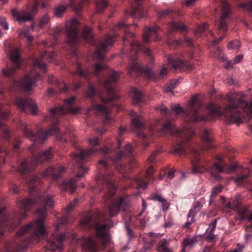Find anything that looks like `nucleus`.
<instances>
[{
	"instance_id": "nucleus-51",
	"label": "nucleus",
	"mask_w": 252,
	"mask_h": 252,
	"mask_svg": "<svg viewBox=\"0 0 252 252\" xmlns=\"http://www.w3.org/2000/svg\"><path fill=\"white\" fill-rule=\"evenodd\" d=\"M196 242V240L195 238H187L185 239L183 241V247L185 249V247L189 246L191 247L193 246Z\"/></svg>"
},
{
	"instance_id": "nucleus-15",
	"label": "nucleus",
	"mask_w": 252,
	"mask_h": 252,
	"mask_svg": "<svg viewBox=\"0 0 252 252\" xmlns=\"http://www.w3.org/2000/svg\"><path fill=\"white\" fill-rule=\"evenodd\" d=\"M20 56V49L18 47H13L10 51L9 57L12 62V66L6 69H3L2 73L6 76H10L14 71L20 65L19 58Z\"/></svg>"
},
{
	"instance_id": "nucleus-37",
	"label": "nucleus",
	"mask_w": 252,
	"mask_h": 252,
	"mask_svg": "<svg viewBox=\"0 0 252 252\" xmlns=\"http://www.w3.org/2000/svg\"><path fill=\"white\" fill-rule=\"evenodd\" d=\"M142 7L140 4H138L132 10L130 15L135 18H140L143 16L142 13Z\"/></svg>"
},
{
	"instance_id": "nucleus-6",
	"label": "nucleus",
	"mask_w": 252,
	"mask_h": 252,
	"mask_svg": "<svg viewBox=\"0 0 252 252\" xmlns=\"http://www.w3.org/2000/svg\"><path fill=\"white\" fill-rule=\"evenodd\" d=\"M201 107V104L197 101V96H193L189 103V109L184 111L179 104H172L171 107L172 110L175 112L176 115L181 113H184L186 116V121L188 122H196L203 121L206 120L204 117H198L197 112Z\"/></svg>"
},
{
	"instance_id": "nucleus-53",
	"label": "nucleus",
	"mask_w": 252,
	"mask_h": 252,
	"mask_svg": "<svg viewBox=\"0 0 252 252\" xmlns=\"http://www.w3.org/2000/svg\"><path fill=\"white\" fill-rule=\"evenodd\" d=\"M96 5L99 10H102L105 8L108 3V0H95Z\"/></svg>"
},
{
	"instance_id": "nucleus-22",
	"label": "nucleus",
	"mask_w": 252,
	"mask_h": 252,
	"mask_svg": "<svg viewBox=\"0 0 252 252\" xmlns=\"http://www.w3.org/2000/svg\"><path fill=\"white\" fill-rule=\"evenodd\" d=\"M81 241L82 247L84 250L89 251L90 252H96V245L92 237H83Z\"/></svg>"
},
{
	"instance_id": "nucleus-11",
	"label": "nucleus",
	"mask_w": 252,
	"mask_h": 252,
	"mask_svg": "<svg viewBox=\"0 0 252 252\" xmlns=\"http://www.w3.org/2000/svg\"><path fill=\"white\" fill-rule=\"evenodd\" d=\"M39 77V74H37L36 75H34L33 73L31 72L26 75L22 81H15L10 87V89L11 90L22 89L25 92H29L35 86L36 80Z\"/></svg>"
},
{
	"instance_id": "nucleus-32",
	"label": "nucleus",
	"mask_w": 252,
	"mask_h": 252,
	"mask_svg": "<svg viewBox=\"0 0 252 252\" xmlns=\"http://www.w3.org/2000/svg\"><path fill=\"white\" fill-rule=\"evenodd\" d=\"M186 28V26L183 23L172 22L170 24L169 32L171 33L175 31L183 32Z\"/></svg>"
},
{
	"instance_id": "nucleus-29",
	"label": "nucleus",
	"mask_w": 252,
	"mask_h": 252,
	"mask_svg": "<svg viewBox=\"0 0 252 252\" xmlns=\"http://www.w3.org/2000/svg\"><path fill=\"white\" fill-rule=\"evenodd\" d=\"M151 199H153L154 200L157 201L161 203V206L162 207V210L163 211H166L169 207V204L167 202L166 200L163 198H162L160 195L159 194H155L153 195L151 197Z\"/></svg>"
},
{
	"instance_id": "nucleus-33",
	"label": "nucleus",
	"mask_w": 252,
	"mask_h": 252,
	"mask_svg": "<svg viewBox=\"0 0 252 252\" xmlns=\"http://www.w3.org/2000/svg\"><path fill=\"white\" fill-rule=\"evenodd\" d=\"M128 26L129 25L126 24L125 21L120 22L118 23V27L120 28H126V29H125V37L123 38L124 42L126 41L128 39V38L130 37H133L134 36L133 33L129 32L127 30V28Z\"/></svg>"
},
{
	"instance_id": "nucleus-60",
	"label": "nucleus",
	"mask_w": 252,
	"mask_h": 252,
	"mask_svg": "<svg viewBox=\"0 0 252 252\" xmlns=\"http://www.w3.org/2000/svg\"><path fill=\"white\" fill-rule=\"evenodd\" d=\"M208 27V25L206 23H203L202 25H200L195 30L194 32L196 33H201L204 32Z\"/></svg>"
},
{
	"instance_id": "nucleus-14",
	"label": "nucleus",
	"mask_w": 252,
	"mask_h": 252,
	"mask_svg": "<svg viewBox=\"0 0 252 252\" xmlns=\"http://www.w3.org/2000/svg\"><path fill=\"white\" fill-rule=\"evenodd\" d=\"M78 26L79 22L76 19H72L66 22L65 32L68 43L74 44L78 41Z\"/></svg>"
},
{
	"instance_id": "nucleus-39",
	"label": "nucleus",
	"mask_w": 252,
	"mask_h": 252,
	"mask_svg": "<svg viewBox=\"0 0 252 252\" xmlns=\"http://www.w3.org/2000/svg\"><path fill=\"white\" fill-rule=\"evenodd\" d=\"M68 7L67 5H59L57 6L54 10V15L55 16L60 18L64 13Z\"/></svg>"
},
{
	"instance_id": "nucleus-58",
	"label": "nucleus",
	"mask_w": 252,
	"mask_h": 252,
	"mask_svg": "<svg viewBox=\"0 0 252 252\" xmlns=\"http://www.w3.org/2000/svg\"><path fill=\"white\" fill-rule=\"evenodd\" d=\"M120 78V73L111 69V83L117 82Z\"/></svg>"
},
{
	"instance_id": "nucleus-24",
	"label": "nucleus",
	"mask_w": 252,
	"mask_h": 252,
	"mask_svg": "<svg viewBox=\"0 0 252 252\" xmlns=\"http://www.w3.org/2000/svg\"><path fill=\"white\" fill-rule=\"evenodd\" d=\"M129 94L133 104H137L142 101L143 94L137 89L135 88H131Z\"/></svg>"
},
{
	"instance_id": "nucleus-31",
	"label": "nucleus",
	"mask_w": 252,
	"mask_h": 252,
	"mask_svg": "<svg viewBox=\"0 0 252 252\" xmlns=\"http://www.w3.org/2000/svg\"><path fill=\"white\" fill-rule=\"evenodd\" d=\"M169 244V241L165 239L159 241L158 247V252H172L171 250L168 248Z\"/></svg>"
},
{
	"instance_id": "nucleus-36",
	"label": "nucleus",
	"mask_w": 252,
	"mask_h": 252,
	"mask_svg": "<svg viewBox=\"0 0 252 252\" xmlns=\"http://www.w3.org/2000/svg\"><path fill=\"white\" fill-rule=\"evenodd\" d=\"M222 3V12L220 16V20H224L227 18L229 16V6L227 4V3L225 1V0H221Z\"/></svg>"
},
{
	"instance_id": "nucleus-46",
	"label": "nucleus",
	"mask_w": 252,
	"mask_h": 252,
	"mask_svg": "<svg viewBox=\"0 0 252 252\" xmlns=\"http://www.w3.org/2000/svg\"><path fill=\"white\" fill-rule=\"evenodd\" d=\"M0 130L2 132L3 137L8 138L9 135V131L7 126L0 121Z\"/></svg>"
},
{
	"instance_id": "nucleus-8",
	"label": "nucleus",
	"mask_w": 252,
	"mask_h": 252,
	"mask_svg": "<svg viewBox=\"0 0 252 252\" xmlns=\"http://www.w3.org/2000/svg\"><path fill=\"white\" fill-rule=\"evenodd\" d=\"M72 164L76 165L74 167L75 170H77V173L74 178L71 179L68 181L63 182L61 185L60 187L62 189L72 193L76 189L75 182L77 180L83 177L87 174L89 168L84 165L83 163L79 162H75L72 159Z\"/></svg>"
},
{
	"instance_id": "nucleus-23",
	"label": "nucleus",
	"mask_w": 252,
	"mask_h": 252,
	"mask_svg": "<svg viewBox=\"0 0 252 252\" xmlns=\"http://www.w3.org/2000/svg\"><path fill=\"white\" fill-rule=\"evenodd\" d=\"M160 28L157 26H155L153 27H149L145 30L143 34V42L145 43H147L150 41L151 37L153 35L157 34L159 31Z\"/></svg>"
},
{
	"instance_id": "nucleus-63",
	"label": "nucleus",
	"mask_w": 252,
	"mask_h": 252,
	"mask_svg": "<svg viewBox=\"0 0 252 252\" xmlns=\"http://www.w3.org/2000/svg\"><path fill=\"white\" fill-rule=\"evenodd\" d=\"M173 10L171 9H167L164 10L160 11L158 12V18H162L166 15H168L169 13L172 12Z\"/></svg>"
},
{
	"instance_id": "nucleus-16",
	"label": "nucleus",
	"mask_w": 252,
	"mask_h": 252,
	"mask_svg": "<svg viewBox=\"0 0 252 252\" xmlns=\"http://www.w3.org/2000/svg\"><path fill=\"white\" fill-rule=\"evenodd\" d=\"M93 226L97 237L101 240L102 245L105 247L109 241V226L106 224L95 222L94 223Z\"/></svg>"
},
{
	"instance_id": "nucleus-35",
	"label": "nucleus",
	"mask_w": 252,
	"mask_h": 252,
	"mask_svg": "<svg viewBox=\"0 0 252 252\" xmlns=\"http://www.w3.org/2000/svg\"><path fill=\"white\" fill-rule=\"evenodd\" d=\"M168 64L172 66L173 68L177 69L182 67L183 64L182 61L179 59H173L172 58L168 57L167 58Z\"/></svg>"
},
{
	"instance_id": "nucleus-42",
	"label": "nucleus",
	"mask_w": 252,
	"mask_h": 252,
	"mask_svg": "<svg viewBox=\"0 0 252 252\" xmlns=\"http://www.w3.org/2000/svg\"><path fill=\"white\" fill-rule=\"evenodd\" d=\"M221 190L222 187L221 186L215 187L212 189L211 191L210 199L209 201L210 205L212 204L216 195H217L219 192H221Z\"/></svg>"
},
{
	"instance_id": "nucleus-52",
	"label": "nucleus",
	"mask_w": 252,
	"mask_h": 252,
	"mask_svg": "<svg viewBox=\"0 0 252 252\" xmlns=\"http://www.w3.org/2000/svg\"><path fill=\"white\" fill-rule=\"evenodd\" d=\"M131 49L132 52L136 54L139 51L142 50V46L139 42L134 41L131 45Z\"/></svg>"
},
{
	"instance_id": "nucleus-45",
	"label": "nucleus",
	"mask_w": 252,
	"mask_h": 252,
	"mask_svg": "<svg viewBox=\"0 0 252 252\" xmlns=\"http://www.w3.org/2000/svg\"><path fill=\"white\" fill-rule=\"evenodd\" d=\"M140 69L139 65L138 64L136 61L133 60L129 65L128 73L132 75L133 71H138Z\"/></svg>"
},
{
	"instance_id": "nucleus-25",
	"label": "nucleus",
	"mask_w": 252,
	"mask_h": 252,
	"mask_svg": "<svg viewBox=\"0 0 252 252\" xmlns=\"http://www.w3.org/2000/svg\"><path fill=\"white\" fill-rule=\"evenodd\" d=\"M124 151V153L122 151L117 152L115 159H111V162H114L115 160H119L125 156H128L130 155L133 152L132 146L129 143L127 144L125 147Z\"/></svg>"
},
{
	"instance_id": "nucleus-3",
	"label": "nucleus",
	"mask_w": 252,
	"mask_h": 252,
	"mask_svg": "<svg viewBox=\"0 0 252 252\" xmlns=\"http://www.w3.org/2000/svg\"><path fill=\"white\" fill-rule=\"evenodd\" d=\"M190 154L192 156L191 161L193 165L191 172L193 174H201L207 171L209 172L215 179L220 180L221 179L220 173L225 172L227 174H229L235 169V166L234 165L228 166L222 161V158L220 157L217 158L220 162L219 163L214 164L210 168H207L203 164L197 165L196 164L199 163L200 159L198 151L195 149H192L191 150Z\"/></svg>"
},
{
	"instance_id": "nucleus-2",
	"label": "nucleus",
	"mask_w": 252,
	"mask_h": 252,
	"mask_svg": "<svg viewBox=\"0 0 252 252\" xmlns=\"http://www.w3.org/2000/svg\"><path fill=\"white\" fill-rule=\"evenodd\" d=\"M240 93L229 92L226 95L228 104L224 107L211 104L207 108L211 115L229 116L231 123L239 124L243 119H249L252 113V101H244L240 99Z\"/></svg>"
},
{
	"instance_id": "nucleus-20",
	"label": "nucleus",
	"mask_w": 252,
	"mask_h": 252,
	"mask_svg": "<svg viewBox=\"0 0 252 252\" xmlns=\"http://www.w3.org/2000/svg\"><path fill=\"white\" fill-rule=\"evenodd\" d=\"M201 138L203 144L202 148L204 150L210 149L212 147L213 138L211 132L206 128L201 131Z\"/></svg>"
},
{
	"instance_id": "nucleus-19",
	"label": "nucleus",
	"mask_w": 252,
	"mask_h": 252,
	"mask_svg": "<svg viewBox=\"0 0 252 252\" xmlns=\"http://www.w3.org/2000/svg\"><path fill=\"white\" fill-rule=\"evenodd\" d=\"M65 171L64 167L61 165H58L55 167H49L47 168L42 174L43 177L51 176L54 179H57L61 177L62 173Z\"/></svg>"
},
{
	"instance_id": "nucleus-47",
	"label": "nucleus",
	"mask_w": 252,
	"mask_h": 252,
	"mask_svg": "<svg viewBox=\"0 0 252 252\" xmlns=\"http://www.w3.org/2000/svg\"><path fill=\"white\" fill-rule=\"evenodd\" d=\"M131 124L132 126L135 128H139L143 126V122L139 118V116H138L137 118L132 119Z\"/></svg>"
},
{
	"instance_id": "nucleus-41",
	"label": "nucleus",
	"mask_w": 252,
	"mask_h": 252,
	"mask_svg": "<svg viewBox=\"0 0 252 252\" xmlns=\"http://www.w3.org/2000/svg\"><path fill=\"white\" fill-rule=\"evenodd\" d=\"M178 82L176 80H172L170 81L164 88L165 93H171L172 91L176 87Z\"/></svg>"
},
{
	"instance_id": "nucleus-5",
	"label": "nucleus",
	"mask_w": 252,
	"mask_h": 252,
	"mask_svg": "<svg viewBox=\"0 0 252 252\" xmlns=\"http://www.w3.org/2000/svg\"><path fill=\"white\" fill-rule=\"evenodd\" d=\"M21 128H22L25 136L34 142V143L31 145L32 147L35 146L36 142L41 143L53 134H55L56 136L63 142L67 140V138H64L63 136H60L59 135V129L57 125L53 126L47 131H44L42 130H39L36 134L33 133L32 130L28 129L25 124L21 125Z\"/></svg>"
},
{
	"instance_id": "nucleus-1",
	"label": "nucleus",
	"mask_w": 252,
	"mask_h": 252,
	"mask_svg": "<svg viewBox=\"0 0 252 252\" xmlns=\"http://www.w3.org/2000/svg\"><path fill=\"white\" fill-rule=\"evenodd\" d=\"M38 201L42 208L39 207L35 214L40 219L22 227L16 233L17 237L29 235L30 238L19 246L14 245L7 246L6 247V252H20L27 249L30 244L38 242L40 236H44L46 234L44 220L46 216V210L51 208L54 206V202L50 194L41 195L38 194Z\"/></svg>"
},
{
	"instance_id": "nucleus-61",
	"label": "nucleus",
	"mask_w": 252,
	"mask_h": 252,
	"mask_svg": "<svg viewBox=\"0 0 252 252\" xmlns=\"http://www.w3.org/2000/svg\"><path fill=\"white\" fill-rule=\"evenodd\" d=\"M248 210L246 208H242L239 210L238 214L239 216V219L240 220H244L246 219L245 214L247 213Z\"/></svg>"
},
{
	"instance_id": "nucleus-44",
	"label": "nucleus",
	"mask_w": 252,
	"mask_h": 252,
	"mask_svg": "<svg viewBox=\"0 0 252 252\" xmlns=\"http://www.w3.org/2000/svg\"><path fill=\"white\" fill-rule=\"evenodd\" d=\"M202 205L199 202H195L193 203V205L189 211V215L190 216L191 214L196 216L198 211L201 208Z\"/></svg>"
},
{
	"instance_id": "nucleus-56",
	"label": "nucleus",
	"mask_w": 252,
	"mask_h": 252,
	"mask_svg": "<svg viewBox=\"0 0 252 252\" xmlns=\"http://www.w3.org/2000/svg\"><path fill=\"white\" fill-rule=\"evenodd\" d=\"M125 228L126 232V235L129 240H131L134 238H135L136 236L135 235L134 232L131 229L128 225L125 226Z\"/></svg>"
},
{
	"instance_id": "nucleus-7",
	"label": "nucleus",
	"mask_w": 252,
	"mask_h": 252,
	"mask_svg": "<svg viewBox=\"0 0 252 252\" xmlns=\"http://www.w3.org/2000/svg\"><path fill=\"white\" fill-rule=\"evenodd\" d=\"M53 157L51 148L41 152L36 156L28 158L19 166L18 171L21 174H25L33 170L39 163L47 161Z\"/></svg>"
},
{
	"instance_id": "nucleus-26",
	"label": "nucleus",
	"mask_w": 252,
	"mask_h": 252,
	"mask_svg": "<svg viewBox=\"0 0 252 252\" xmlns=\"http://www.w3.org/2000/svg\"><path fill=\"white\" fill-rule=\"evenodd\" d=\"M40 183V178L38 176H31L27 181V186L29 192L32 194L34 191L35 187Z\"/></svg>"
},
{
	"instance_id": "nucleus-54",
	"label": "nucleus",
	"mask_w": 252,
	"mask_h": 252,
	"mask_svg": "<svg viewBox=\"0 0 252 252\" xmlns=\"http://www.w3.org/2000/svg\"><path fill=\"white\" fill-rule=\"evenodd\" d=\"M195 215L191 214L190 216L189 215V213L188 214V219L186 223H185L184 226L186 228H189V225L195 221L194 217Z\"/></svg>"
},
{
	"instance_id": "nucleus-34",
	"label": "nucleus",
	"mask_w": 252,
	"mask_h": 252,
	"mask_svg": "<svg viewBox=\"0 0 252 252\" xmlns=\"http://www.w3.org/2000/svg\"><path fill=\"white\" fill-rule=\"evenodd\" d=\"M111 109L115 108L116 110L119 109V105L118 103H113V101H116L118 100L120 98V95L118 94H116V92L115 89H114L111 87Z\"/></svg>"
},
{
	"instance_id": "nucleus-27",
	"label": "nucleus",
	"mask_w": 252,
	"mask_h": 252,
	"mask_svg": "<svg viewBox=\"0 0 252 252\" xmlns=\"http://www.w3.org/2000/svg\"><path fill=\"white\" fill-rule=\"evenodd\" d=\"M82 37L88 43L92 44L94 42L92 30L89 27H86L84 28L82 32Z\"/></svg>"
},
{
	"instance_id": "nucleus-43",
	"label": "nucleus",
	"mask_w": 252,
	"mask_h": 252,
	"mask_svg": "<svg viewBox=\"0 0 252 252\" xmlns=\"http://www.w3.org/2000/svg\"><path fill=\"white\" fill-rule=\"evenodd\" d=\"M241 44L239 40H235L230 42L227 45L229 50H238L241 47Z\"/></svg>"
},
{
	"instance_id": "nucleus-13",
	"label": "nucleus",
	"mask_w": 252,
	"mask_h": 252,
	"mask_svg": "<svg viewBox=\"0 0 252 252\" xmlns=\"http://www.w3.org/2000/svg\"><path fill=\"white\" fill-rule=\"evenodd\" d=\"M88 142L90 145L92 146V147L88 150L81 151L79 153L72 154L71 156L73 161L82 163V161L84 159L96 152V149L94 148V147L98 146L99 144L98 139L94 137L88 139Z\"/></svg>"
},
{
	"instance_id": "nucleus-64",
	"label": "nucleus",
	"mask_w": 252,
	"mask_h": 252,
	"mask_svg": "<svg viewBox=\"0 0 252 252\" xmlns=\"http://www.w3.org/2000/svg\"><path fill=\"white\" fill-rule=\"evenodd\" d=\"M216 225H217V220L215 219V220H213V221H212L209 227L208 228V229L206 230V232H208L209 231H211V232H213L216 228Z\"/></svg>"
},
{
	"instance_id": "nucleus-9",
	"label": "nucleus",
	"mask_w": 252,
	"mask_h": 252,
	"mask_svg": "<svg viewBox=\"0 0 252 252\" xmlns=\"http://www.w3.org/2000/svg\"><path fill=\"white\" fill-rule=\"evenodd\" d=\"M37 201L35 199L28 198L17 202L19 210L15 212L14 215V221H16V226L20 224L21 220L27 217V213Z\"/></svg>"
},
{
	"instance_id": "nucleus-50",
	"label": "nucleus",
	"mask_w": 252,
	"mask_h": 252,
	"mask_svg": "<svg viewBox=\"0 0 252 252\" xmlns=\"http://www.w3.org/2000/svg\"><path fill=\"white\" fill-rule=\"evenodd\" d=\"M93 218L86 216L83 218L80 221V225L82 227L87 226L92 223Z\"/></svg>"
},
{
	"instance_id": "nucleus-62",
	"label": "nucleus",
	"mask_w": 252,
	"mask_h": 252,
	"mask_svg": "<svg viewBox=\"0 0 252 252\" xmlns=\"http://www.w3.org/2000/svg\"><path fill=\"white\" fill-rule=\"evenodd\" d=\"M218 30L224 31H227V26L225 20L220 19V22L218 26Z\"/></svg>"
},
{
	"instance_id": "nucleus-18",
	"label": "nucleus",
	"mask_w": 252,
	"mask_h": 252,
	"mask_svg": "<svg viewBox=\"0 0 252 252\" xmlns=\"http://www.w3.org/2000/svg\"><path fill=\"white\" fill-rule=\"evenodd\" d=\"M65 237L64 233L57 234L55 232L48 240V243L53 247L54 250H61L63 248V242Z\"/></svg>"
},
{
	"instance_id": "nucleus-17",
	"label": "nucleus",
	"mask_w": 252,
	"mask_h": 252,
	"mask_svg": "<svg viewBox=\"0 0 252 252\" xmlns=\"http://www.w3.org/2000/svg\"><path fill=\"white\" fill-rule=\"evenodd\" d=\"M15 104L22 111H25L27 108L31 109V113L35 115L37 113V106L34 102L29 98L24 99L21 97L16 98Z\"/></svg>"
},
{
	"instance_id": "nucleus-48",
	"label": "nucleus",
	"mask_w": 252,
	"mask_h": 252,
	"mask_svg": "<svg viewBox=\"0 0 252 252\" xmlns=\"http://www.w3.org/2000/svg\"><path fill=\"white\" fill-rule=\"evenodd\" d=\"M239 205V200L237 198L231 199L227 204V207L232 209H237Z\"/></svg>"
},
{
	"instance_id": "nucleus-10",
	"label": "nucleus",
	"mask_w": 252,
	"mask_h": 252,
	"mask_svg": "<svg viewBox=\"0 0 252 252\" xmlns=\"http://www.w3.org/2000/svg\"><path fill=\"white\" fill-rule=\"evenodd\" d=\"M75 97L72 96L64 100L63 106L51 109L49 110L51 117L54 119L58 116L64 114H76L79 113L81 109L80 107L73 108L70 106L75 101Z\"/></svg>"
},
{
	"instance_id": "nucleus-28",
	"label": "nucleus",
	"mask_w": 252,
	"mask_h": 252,
	"mask_svg": "<svg viewBox=\"0 0 252 252\" xmlns=\"http://www.w3.org/2000/svg\"><path fill=\"white\" fill-rule=\"evenodd\" d=\"M110 98L109 96L106 99H102L103 104L100 105H97L96 106L97 109L103 112L104 114L106 119H107L109 116V109L107 105L110 101Z\"/></svg>"
},
{
	"instance_id": "nucleus-57",
	"label": "nucleus",
	"mask_w": 252,
	"mask_h": 252,
	"mask_svg": "<svg viewBox=\"0 0 252 252\" xmlns=\"http://www.w3.org/2000/svg\"><path fill=\"white\" fill-rule=\"evenodd\" d=\"M95 70L94 74L95 75L98 74L100 71L104 70L106 68V66L104 64L100 63H96L94 64Z\"/></svg>"
},
{
	"instance_id": "nucleus-40",
	"label": "nucleus",
	"mask_w": 252,
	"mask_h": 252,
	"mask_svg": "<svg viewBox=\"0 0 252 252\" xmlns=\"http://www.w3.org/2000/svg\"><path fill=\"white\" fill-rule=\"evenodd\" d=\"M29 28H26V29H23L20 30L19 32V36L21 37L24 36L29 42H31L33 39V37L29 33Z\"/></svg>"
},
{
	"instance_id": "nucleus-38",
	"label": "nucleus",
	"mask_w": 252,
	"mask_h": 252,
	"mask_svg": "<svg viewBox=\"0 0 252 252\" xmlns=\"http://www.w3.org/2000/svg\"><path fill=\"white\" fill-rule=\"evenodd\" d=\"M50 19L48 14H44L39 19L38 26L40 28L48 26L50 23Z\"/></svg>"
},
{
	"instance_id": "nucleus-49",
	"label": "nucleus",
	"mask_w": 252,
	"mask_h": 252,
	"mask_svg": "<svg viewBox=\"0 0 252 252\" xmlns=\"http://www.w3.org/2000/svg\"><path fill=\"white\" fill-rule=\"evenodd\" d=\"M75 74H78L80 76L84 77H87L89 74L90 72L87 69H85L84 70H83L81 68V66L79 64L77 65V69L75 72Z\"/></svg>"
},
{
	"instance_id": "nucleus-59",
	"label": "nucleus",
	"mask_w": 252,
	"mask_h": 252,
	"mask_svg": "<svg viewBox=\"0 0 252 252\" xmlns=\"http://www.w3.org/2000/svg\"><path fill=\"white\" fill-rule=\"evenodd\" d=\"M110 179L109 174L103 175L102 177V183L106 185L108 189L110 188Z\"/></svg>"
},
{
	"instance_id": "nucleus-12",
	"label": "nucleus",
	"mask_w": 252,
	"mask_h": 252,
	"mask_svg": "<svg viewBox=\"0 0 252 252\" xmlns=\"http://www.w3.org/2000/svg\"><path fill=\"white\" fill-rule=\"evenodd\" d=\"M35 4L32 6L31 12L30 13L27 10L18 11L17 9H12L11 13L12 16L19 23L31 21L32 20L34 15L36 14L37 8L42 0H33Z\"/></svg>"
},
{
	"instance_id": "nucleus-55",
	"label": "nucleus",
	"mask_w": 252,
	"mask_h": 252,
	"mask_svg": "<svg viewBox=\"0 0 252 252\" xmlns=\"http://www.w3.org/2000/svg\"><path fill=\"white\" fill-rule=\"evenodd\" d=\"M33 65L36 66L41 70H44L46 68V64L43 63L40 59H35L33 62Z\"/></svg>"
},
{
	"instance_id": "nucleus-21",
	"label": "nucleus",
	"mask_w": 252,
	"mask_h": 252,
	"mask_svg": "<svg viewBox=\"0 0 252 252\" xmlns=\"http://www.w3.org/2000/svg\"><path fill=\"white\" fill-rule=\"evenodd\" d=\"M126 205L124 198L121 197L115 201L111 204V217L118 214L121 211H125Z\"/></svg>"
},
{
	"instance_id": "nucleus-4",
	"label": "nucleus",
	"mask_w": 252,
	"mask_h": 252,
	"mask_svg": "<svg viewBox=\"0 0 252 252\" xmlns=\"http://www.w3.org/2000/svg\"><path fill=\"white\" fill-rule=\"evenodd\" d=\"M161 132L163 133H176L179 137L177 143L172 147L170 153L173 154H178L180 156L186 154L185 146L189 140L190 137L194 134L192 129L184 127L179 130L171 122H168L162 127Z\"/></svg>"
},
{
	"instance_id": "nucleus-30",
	"label": "nucleus",
	"mask_w": 252,
	"mask_h": 252,
	"mask_svg": "<svg viewBox=\"0 0 252 252\" xmlns=\"http://www.w3.org/2000/svg\"><path fill=\"white\" fill-rule=\"evenodd\" d=\"M107 46L106 42L101 43L98 47H97L96 50L94 54L95 57L99 61L103 59L104 57V52Z\"/></svg>"
}]
</instances>
